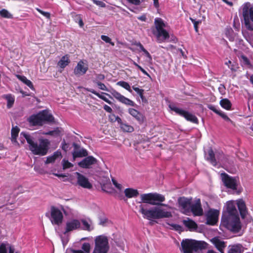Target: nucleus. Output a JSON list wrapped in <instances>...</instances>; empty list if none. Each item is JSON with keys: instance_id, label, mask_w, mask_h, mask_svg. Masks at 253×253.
Returning a JSON list of instances; mask_svg holds the SVG:
<instances>
[{"instance_id": "35", "label": "nucleus", "mask_w": 253, "mask_h": 253, "mask_svg": "<svg viewBox=\"0 0 253 253\" xmlns=\"http://www.w3.org/2000/svg\"><path fill=\"white\" fill-rule=\"evenodd\" d=\"M99 224L102 226H107L110 223V220L104 215H100L98 217Z\"/></svg>"}, {"instance_id": "46", "label": "nucleus", "mask_w": 253, "mask_h": 253, "mask_svg": "<svg viewBox=\"0 0 253 253\" xmlns=\"http://www.w3.org/2000/svg\"><path fill=\"white\" fill-rule=\"evenodd\" d=\"M242 58L243 60V63L245 65L247 66L249 68L253 67V66L251 65L249 59L247 57L243 56Z\"/></svg>"}, {"instance_id": "4", "label": "nucleus", "mask_w": 253, "mask_h": 253, "mask_svg": "<svg viewBox=\"0 0 253 253\" xmlns=\"http://www.w3.org/2000/svg\"><path fill=\"white\" fill-rule=\"evenodd\" d=\"M204 243L191 239L183 240L181 243V251L183 253H194L203 249Z\"/></svg>"}, {"instance_id": "27", "label": "nucleus", "mask_w": 253, "mask_h": 253, "mask_svg": "<svg viewBox=\"0 0 253 253\" xmlns=\"http://www.w3.org/2000/svg\"><path fill=\"white\" fill-rule=\"evenodd\" d=\"M87 155L86 150L84 148L76 149L73 152L74 159L76 158L85 157Z\"/></svg>"}, {"instance_id": "33", "label": "nucleus", "mask_w": 253, "mask_h": 253, "mask_svg": "<svg viewBox=\"0 0 253 253\" xmlns=\"http://www.w3.org/2000/svg\"><path fill=\"white\" fill-rule=\"evenodd\" d=\"M16 76L17 79L26 84L31 89H34V86L30 80H28L26 77L20 75H16Z\"/></svg>"}, {"instance_id": "63", "label": "nucleus", "mask_w": 253, "mask_h": 253, "mask_svg": "<svg viewBox=\"0 0 253 253\" xmlns=\"http://www.w3.org/2000/svg\"><path fill=\"white\" fill-rule=\"evenodd\" d=\"M136 45L137 47H139L140 49L143 51V50H145V48H144L143 46L140 42H138L136 43Z\"/></svg>"}, {"instance_id": "52", "label": "nucleus", "mask_w": 253, "mask_h": 253, "mask_svg": "<svg viewBox=\"0 0 253 253\" xmlns=\"http://www.w3.org/2000/svg\"><path fill=\"white\" fill-rule=\"evenodd\" d=\"M105 76L103 74H97L96 75V78L94 81V82L96 83V82H100L104 79Z\"/></svg>"}, {"instance_id": "9", "label": "nucleus", "mask_w": 253, "mask_h": 253, "mask_svg": "<svg viewBox=\"0 0 253 253\" xmlns=\"http://www.w3.org/2000/svg\"><path fill=\"white\" fill-rule=\"evenodd\" d=\"M45 215L49 218L51 223L53 225H59L63 222L62 212L55 207L52 206L50 212H46Z\"/></svg>"}, {"instance_id": "25", "label": "nucleus", "mask_w": 253, "mask_h": 253, "mask_svg": "<svg viewBox=\"0 0 253 253\" xmlns=\"http://www.w3.org/2000/svg\"><path fill=\"white\" fill-rule=\"evenodd\" d=\"M124 193L127 198H132L137 197L139 192L137 190L128 188L125 190Z\"/></svg>"}, {"instance_id": "56", "label": "nucleus", "mask_w": 253, "mask_h": 253, "mask_svg": "<svg viewBox=\"0 0 253 253\" xmlns=\"http://www.w3.org/2000/svg\"><path fill=\"white\" fill-rule=\"evenodd\" d=\"M92 1L94 4L99 6L100 7H104L106 5L105 3L102 1L97 0H93Z\"/></svg>"}, {"instance_id": "2", "label": "nucleus", "mask_w": 253, "mask_h": 253, "mask_svg": "<svg viewBox=\"0 0 253 253\" xmlns=\"http://www.w3.org/2000/svg\"><path fill=\"white\" fill-rule=\"evenodd\" d=\"M20 137H23L29 144V150L34 154L37 155H45L48 150L50 144L49 141L47 139H40L39 144L35 142V138L33 135L24 132L20 133Z\"/></svg>"}, {"instance_id": "37", "label": "nucleus", "mask_w": 253, "mask_h": 253, "mask_svg": "<svg viewBox=\"0 0 253 253\" xmlns=\"http://www.w3.org/2000/svg\"><path fill=\"white\" fill-rule=\"evenodd\" d=\"M121 129L125 132H131L133 131V127L126 123H121Z\"/></svg>"}, {"instance_id": "43", "label": "nucleus", "mask_w": 253, "mask_h": 253, "mask_svg": "<svg viewBox=\"0 0 253 253\" xmlns=\"http://www.w3.org/2000/svg\"><path fill=\"white\" fill-rule=\"evenodd\" d=\"M82 249L85 252L89 253L90 249V245L88 243H84L82 245Z\"/></svg>"}, {"instance_id": "41", "label": "nucleus", "mask_w": 253, "mask_h": 253, "mask_svg": "<svg viewBox=\"0 0 253 253\" xmlns=\"http://www.w3.org/2000/svg\"><path fill=\"white\" fill-rule=\"evenodd\" d=\"M62 164L63 166V169H69L73 167V165L69 162L68 160L65 159H63L62 161Z\"/></svg>"}, {"instance_id": "53", "label": "nucleus", "mask_w": 253, "mask_h": 253, "mask_svg": "<svg viewBox=\"0 0 253 253\" xmlns=\"http://www.w3.org/2000/svg\"><path fill=\"white\" fill-rule=\"evenodd\" d=\"M190 20H191L192 22L194 24V29L196 32H198V25L201 23V21H196L195 20L190 18Z\"/></svg>"}, {"instance_id": "6", "label": "nucleus", "mask_w": 253, "mask_h": 253, "mask_svg": "<svg viewBox=\"0 0 253 253\" xmlns=\"http://www.w3.org/2000/svg\"><path fill=\"white\" fill-rule=\"evenodd\" d=\"M94 244L92 253H107L109 250L108 238L104 235L96 236L94 239Z\"/></svg>"}, {"instance_id": "48", "label": "nucleus", "mask_w": 253, "mask_h": 253, "mask_svg": "<svg viewBox=\"0 0 253 253\" xmlns=\"http://www.w3.org/2000/svg\"><path fill=\"white\" fill-rule=\"evenodd\" d=\"M96 84L100 89L105 91L108 90L106 85L104 84L101 83L100 82H96Z\"/></svg>"}, {"instance_id": "20", "label": "nucleus", "mask_w": 253, "mask_h": 253, "mask_svg": "<svg viewBox=\"0 0 253 253\" xmlns=\"http://www.w3.org/2000/svg\"><path fill=\"white\" fill-rule=\"evenodd\" d=\"M97 160L92 156H88L78 163V165L83 168L89 169L96 163Z\"/></svg>"}, {"instance_id": "39", "label": "nucleus", "mask_w": 253, "mask_h": 253, "mask_svg": "<svg viewBox=\"0 0 253 253\" xmlns=\"http://www.w3.org/2000/svg\"><path fill=\"white\" fill-rule=\"evenodd\" d=\"M171 216V213L169 211H164L159 207V218L163 217H169Z\"/></svg>"}, {"instance_id": "15", "label": "nucleus", "mask_w": 253, "mask_h": 253, "mask_svg": "<svg viewBox=\"0 0 253 253\" xmlns=\"http://www.w3.org/2000/svg\"><path fill=\"white\" fill-rule=\"evenodd\" d=\"M219 211L216 210H210L206 214V223L209 225L215 224L218 219Z\"/></svg>"}, {"instance_id": "5", "label": "nucleus", "mask_w": 253, "mask_h": 253, "mask_svg": "<svg viewBox=\"0 0 253 253\" xmlns=\"http://www.w3.org/2000/svg\"><path fill=\"white\" fill-rule=\"evenodd\" d=\"M28 120L32 126H42L45 122H53L54 118L47 111H43L37 115H32L28 118Z\"/></svg>"}, {"instance_id": "44", "label": "nucleus", "mask_w": 253, "mask_h": 253, "mask_svg": "<svg viewBox=\"0 0 253 253\" xmlns=\"http://www.w3.org/2000/svg\"><path fill=\"white\" fill-rule=\"evenodd\" d=\"M101 39L107 43H110L112 45H114V43L111 42V39L108 36L105 35H102Z\"/></svg>"}, {"instance_id": "28", "label": "nucleus", "mask_w": 253, "mask_h": 253, "mask_svg": "<svg viewBox=\"0 0 253 253\" xmlns=\"http://www.w3.org/2000/svg\"><path fill=\"white\" fill-rule=\"evenodd\" d=\"M61 157V153L59 151H57L55 152L52 156L47 157L46 158V160L45 162L46 164L53 163L55 162V161Z\"/></svg>"}, {"instance_id": "57", "label": "nucleus", "mask_w": 253, "mask_h": 253, "mask_svg": "<svg viewBox=\"0 0 253 253\" xmlns=\"http://www.w3.org/2000/svg\"><path fill=\"white\" fill-rule=\"evenodd\" d=\"M219 115L225 121L232 122V121L230 120V119L223 112H221Z\"/></svg>"}, {"instance_id": "34", "label": "nucleus", "mask_w": 253, "mask_h": 253, "mask_svg": "<svg viewBox=\"0 0 253 253\" xmlns=\"http://www.w3.org/2000/svg\"><path fill=\"white\" fill-rule=\"evenodd\" d=\"M19 128L17 126L13 127L11 129V141L13 143H17L16 138L19 132Z\"/></svg>"}, {"instance_id": "60", "label": "nucleus", "mask_w": 253, "mask_h": 253, "mask_svg": "<svg viewBox=\"0 0 253 253\" xmlns=\"http://www.w3.org/2000/svg\"><path fill=\"white\" fill-rule=\"evenodd\" d=\"M165 197L163 195L159 194V207L161 206H164V205L161 204V203L164 201Z\"/></svg>"}, {"instance_id": "23", "label": "nucleus", "mask_w": 253, "mask_h": 253, "mask_svg": "<svg viewBox=\"0 0 253 253\" xmlns=\"http://www.w3.org/2000/svg\"><path fill=\"white\" fill-rule=\"evenodd\" d=\"M182 222L184 225L187 227L190 231L196 230L198 228L197 223L188 217L186 218L185 219H184Z\"/></svg>"}, {"instance_id": "64", "label": "nucleus", "mask_w": 253, "mask_h": 253, "mask_svg": "<svg viewBox=\"0 0 253 253\" xmlns=\"http://www.w3.org/2000/svg\"><path fill=\"white\" fill-rule=\"evenodd\" d=\"M228 253H237V251L236 248L233 247L228 252Z\"/></svg>"}, {"instance_id": "58", "label": "nucleus", "mask_w": 253, "mask_h": 253, "mask_svg": "<svg viewBox=\"0 0 253 253\" xmlns=\"http://www.w3.org/2000/svg\"><path fill=\"white\" fill-rule=\"evenodd\" d=\"M130 3L135 5H139L143 0H127Z\"/></svg>"}, {"instance_id": "16", "label": "nucleus", "mask_w": 253, "mask_h": 253, "mask_svg": "<svg viewBox=\"0 0 253 253\" xmlns=\"http://www.w3.org/2000/svg\"><path fill=\"white\" fill-rule=\"evenodd\" d=\"M112 95L120 102L127 105L133 106L134 103L129 99L126 97L115 90H112L111 92Z\"/></svg>"}, {"instance_id": "61", "label": "nucleus", "mask_w": 253, "mask_h": 253, "mask_svg": "<svg viewBox=\"0 0 253 253\" xmlns=\"http://www.w3.org/2000/svg\"><path fill=\"white\" fill-rule=\"evenodd\" d=\"M103 108L106 112L108 113H112L113 111L112 108L107 105H105L103 107Z\"/></svg>"}, {"instance_id": "12", "label": "nucleus", "mask_w": 253, "mask_h": 253, "mask_svg": "<svg viewBox=\"0 0 253 253\" xmlns=\"http://www.w3.org/2000/svg\"><path fill=\"white\" fill-rule=\"evenodd\" d=\"M221 177L226 187L233 190L237 189V181L235 178L231 177L225 173H222Z\"/></svg>"}, {"instance_id": "45", "label": "nucleus", "mask_w": 253, "mask_h": 253, "mask_svg": "<svg viewBox=\"0 0 253 253\" xmlns=\"http://www.w3.org/2000/svg\"><path fill=\"white\" fill-rule=\"evenodd\" d=\"M112 181L113 185L119 190L121 191L122 189V185L121 184L118 183V182L115 180L114 178H112Z\"/></svg>"}, {"instance_id": "11", "label": "nucleus", "mask_w": 253, "mask_h": 253, "mask_svg": "<svg viewBox=\"0 0 253 253\" xmlns=\"http://www.w3.org/2000/svg\"><path fill=\"white\" fill-rule=\"evenodd\" d=\"M140 197L141 200L140 203L158 206V194L156 193L142 194L140 195Z\"/></svg>"}, {"instance_id": "19", "label": "nucleus", "mask_w": 253, "mask_h": 253, "mask_svg": "<svg viewBox=\"0 0 253 253\" xmlns=\"http://www.w3.org/2000/svg\"><path fill=\"white\" fill-rule=\"evenodd\" d=\"M192 212L195 216H200L203 214V211L199 199L196 200L194 204L191 205L190 213Z\"/></svg>"}, {"instance_id": "8", "label": "nucleus", "mask_w": 253, "mask_h": 253, "mask_svg": "<svg viewBox=\"0 0 253 253\" xmlns=\"http://www.w3.org/2000/svg\"><path fill=\"white\" fill-rule=\"evenodd\" d=\"M169 107L170 110L175 112L177 115L184 117L187 121L194 124L198 123V118L192 113L177 107L174 103H170Z\"/></svg>"}, {"instance_id": "10", "label": "nucleus", "mask_w": 253, "mask_h": 253, "mask_svg": "<svg viewBox=\"0 0 253 253\" xmlns=\"http://www.w3.org/2000/svg\"><path fill=\"white\" fill-rule=\"evenodd\" d=\"M243 16L246 28L249 30H253L251 24V21L253 22V7H249V4L246 3L243 7Z\"/></svg>"}, {"instance_id": "40", "label": "nucleus", "mask_w": 253, "mask_h": 253, "mask_svg": "<svg viewBox=\"0 0 253 253\" xmlns=\"http://www.w3.org/2000/svg\"><path fill=\"white\" fill-rule=\"evenodd\" d=\"M0 15L1 17L6 18H11L12 17V14H11L8 10L5 9H2L0 10Z\"/></svg>"}, {"instance_id": "50", "label": "nucleus", "mask_w": 253, "mask_h": 253, "mask_svg": "<svg viewBox=\"0 0 253 253\" xmlns=\"http://www.w3.org/2000/svg\"><path fill=\"white\" fill-rule=\"evenodd\" d=\"M208 108L209 109H210L211 110H212V111H213L214 113H215L216 114H218V115H219L221 112L222 111H220V110H217L215 106L212 105H210L208 106Z\"/></svg>"}, {"instance_id": "54", "label": "nucleus", "mask_w": 253, "mask_h": 253, "mask_svg": "<svg viewBox=\"0 0 253 253\" xmlns=\"http://www.w3.org/2000/svg\"><path fill=\"white\" fill-rule=\"evenodd\" d=\"M43 134L50 135H58L59 134V131L58 130L49 131L47 132L44 133Z\"/></svg>"}, {"instance_id": "13", "label": "nucleus", "mask_w": 253, "mask_h": 253, "mask_svg": "<svg viewBox=\"0 0 253 253\" xmlns=\"http://www.w3.org/2000/svg\"><path fill=\"white\" fill-rule=\"evenodd\" d=\"M178 203L182 212L185 214L189 215L190 213L191 199L184 197L180 198L178 199Z\"/></svg>"}, {"instance_id": "51", "label": "nucleus", "mask_w": 253, "mask_h": 253, "mask_svg": "<svg viewBox=\"0 0 253 253\" xmlns=\"http://www.w3.org/2000/svg\"><path fill=\"white\" fill-rule=\"evenodd\" d=\"M208 108L209 109H210L211 110H212V111H213L214 113H215L216 114H218V115H219L221 112L222 111H220V110H217L215 106L212 105H210L208 106Z\"/></svg>"}, {"instance_id": "22", "label": "nucleus", "mask_w": 253, "mask_h": 253, "mask_svg": "<svg viewBox=\"0 0 253 253\" xmlns=\"http://www.w3.org/2000/svg\"><path fill=\"white\" fill-rule=\"evenodd\" d=\"M211 241L220 253H223V251L225 247L224 241L221 240L217 237L212 238Z\"/></svg>"}, {"instance_id": "7", "label": "nucleus", "mask_w": 253, "mask_h": 253, "mask_svg": "<svg viewBox=\"0 0 253 253\" xmlns=\"http://www.w3.org/2000/svg\"><path fill=\"white\" fill-rule=\"evenodd\" d=\"M139 209V211L142 214L144 218L149 220L158 218V206L148 208L146 205L141 204Z\"/></svg>"}, {"instance_id": "3", "label": "nucleus", "mask_w": 253, "mask_h": 253, "mask_svg": "<svg viewBox=\"0 0 253 253\" xmlns=\"http://www.w3.org/2000/svg\"><path fill=\"white\" fill-rule=\"evenodd\" d=\"M177 42V39L171 33L168 23L159 18V42Z\"/></svg>"}, {"instance_id": "47", "label": "nucleus", "mask_w": 253, "mask_h": 253, "mask_svg": "<svg viewBox=\"0 0 253 253\" xmlns=\"http://www.w3.org/2000/svg\"><path fill=\"white\" fill-rule=\"evenodd\" d=\"M7 248L6 247V244L2 243L0 245V253H7Z\"/></svg>"}, {"instance_id": "38", "label": "nucleus", "mask_w": 253, "mask_h": 253, "mask_svg": "<svg viewBox=\"0 0 253 253\" xmlns=\"http://www.w3.org/2000/svg\"><path fill=\"white\" fill-rule=\"evenodd\" d=\"M117 84L125 88L127 91H128L129 92H130V93L132 92V90L131 89L130 86L129 84L127 82H125V81H120L117 83Z\"/></svg>"}, {"instance_id": "42", "label": "nucleus", "mask_w": 253, "mask_h": 253, "mask_svg": "<svg viewBox=\"0 0 253 253\" xmlns=\"http://www.w3.org/2000/svg\"><path fill=\"white\" fill-rule=\"evenodd\" d=\"M155 29H153V34L156 36L157 40H158V18L155 19Z\"/></svg>"}, {"instance_id": "14", "label": "nucleus", "mask_w": 253, "mask_h": 253, "mask_svg": "<svg viewBox=\"0 0 253 253\" xmlns=\"http://www.w3.org/2000/svg\"><path fill=\"white\" fill-rule=\"evenodd\" d=\"M88 69V64L83 60H80L74 70V73L77 76H81L86 73Z\"/></svg>"}, {"instance_id": "49", "label": "nucleus", "mask_w": 253, "mask_h": 253, "mask_svg": "<svg viewBox=\"0 0 253 253\" xmlns=\"http://www.w3.org/2000/svg\"><path fill=\"white\" fill-rule=\"evenodd\" d=\"M208 108L209 109H210L211 110H212V111H213L214 113H215L216 114H218V115H219L221 112L222 111H220V110H217L215 106L212 105H210L208 106Z\"/></svg>"}, {"instance_id": "30", "label": "nucleus", "mask_w": 253, "mask_h": 253, "mask_svg": "<svg viewBox=\"0 0 253 253\" xmlns=\"http://www.w3.org/2000/svg\"><path fill=\"white\" fill-rule=\"evenodd\" d=\"M82 222L83 224V230L90 231L93 229L94 228L92 225V221L90 220L82 219Z\"/></svg>"}, {"instance_id": "21", "label": "nucleus", "mask_w": 253, "mask_h": 253, "mask_svg": "<svg viewBox=\"0 0 253 253\" xmlns=\"http://www.w3.org/2000/svg\"><path fill=\"white\" fill-rule=\"evenodd\" d=\"M237 205L241 217L245 218L248 213L247 209L245 202L243 200L240 199L237 201Z\"/></svg>"}, {"instance_id": "17", "label": "nucleus", "mask_w": 253, "mask_h": 253, "mask_svg": "<svg viewBox=\"0 0 253 253\" xmlns=\"http://www.w3.org/2000/svg\"><path fill=\"white\" fill-rule=\"evenodd\" d=\"M81 222L77 219H71L66 223L65 234L79 229L81 227Z\"/></svg>"}, {"instance_id": "18", "label": "nucleus", "mask_w": 253, "mask_h": 253, "mask_svg": "<svg viewBox=\"0 0 253 253\" xmlns=\"http://www.w3.org/2000/svg\"><path fill=\"white\" fill-rule=\"evenodd\" d=\"M75 174L77 176V183L80 186L87 189H90L92 187L91 184L84 175L78 172H76Z\"/></svg>"}, {"instance_id": "24", "label": "nucleus", "mask_w": 253, "mask_h": 253, "mask_svg": "<svg viewBox=\"0 0 253 253\" xmlns=\"http://www.w3.org/2000/svg\"><path fill=\"white\" fill-rule=\"evenodd\" d=\"M129 113L136 119V120L139 123H142L144 120V117L142 114L133 108H129L128 109Z\"/></svg>"}, {"instance_id": "55", "label": "nucleus", "mask_w": 253, "mask_h": 253, "mask_svg": "<svg viewBox=\"0 0 253 253\" xmlns=\"http://www.w3.org/2000/svg\"><path fill=\"white\" fill-rule=\"evenodd\" d=\"M36 10L41 14H42V15L45 16V17L49 18L50 17V13L47 12H44L40 9L37 8H36Z\"/></svg>"}, {"instance_id": "31", "label": "nucleus", "mask_w": 253, "mask_h": 253, "mask_svg": "<svg viewBox=\"0 0 253 253\" xmlns=\"http://www.w3.org/2000/svg\"><path fill=\"white\" fill-rule=\"evenodd\" d=\"M220 106L227 110H230L232 107V104L230 101L227 98L222 99L220 101Z\"/></svg>"}, {"instance_id": "1", "label": "nucleus", "mask_w": 253, "mask_h": 253, "mask_svg": "<svg viewBox=\"0 0 253 253\" xmlns=\"http://www.w3.org/2000/svg\"><path fill=\"white\" fill-rule=\"evenodd\" d=\"M222 224L229 230L238 232L241 228V224L238 212L234 201H228L226 203V211L222 216Z\"/></svg>"}, {"instance_id": "62", "label": "nucleus", "mask_w": 253, "mask_h": 253, "mask_svg": "<svg viewBox=\"0 0 253 253\" xmlns=\"http://www.w3.org/2000/svg\"><path fill=\"white\" fill-rule=\"evenodd\" d=\"M132 88L134 90H135L137 94H141L142 92H144V90L142 89H140L138 87H135L134 86H132Z\"/></svg>"}, {"instance_id": "59", "label": "nucleus", "mask_w": 253, "mask_h": 253, "mask_svg": "<svg viewBox=\"0 0 253 253\" xmlns=\"http://www.w3.org/2000/svg\"><path fill=\"white\" fill-rule=\"evenodd\" d=\"M111 117H114L115 118V121H117L118 123L120 124V126L121 125V123H123L121 119L118 116L116 117L114 115H111L110 116V118Z\"/></svg>"}, {"instance_id": "36", "label": "nucleus", "mask_w": 253, "mask_h": 253, "mask_svg": "<svg viewBox=\"0 0 253 253\" xmlns=\"http://www.w3.org/2000/svg\"><path fill=\"white\" fill-rule=\"evenodd\" d=\"M89 92L92 93L93 94L96 95L99 98L102 99L104 101L107 102V103L109 104H112V102L110 101L109 99H108L106 97L100 94L99 93L97 92L95 90H94L93 89H87Z\"/></svg>"}, {"instance_id": "29", "label": "nucleus", "mask_w": 253, "mask_h": 253, "mask_svg": "<svg viewBox=\"0 0 253 253\" xmlns=\"http://www.w3.org/2000/svg\"><path fill=\"white\" fill-rule=\"evenodd\" d=\"M206 159L213 166H215L216 165L217 162L215 158V154L212 149L211 148L208 150V156L206 157Z\"/></svg>"}, {"instance_id": "26", "label": "nucleus", "mask_w": 253, "mask_h": 253, "mask_svg": "<svg viewBox=\"0 0 253 253\" xmlns=\"http://www.w3.org/2000/svg\"><path fill=\"white\" fill-rule=\"evenodd\" d=\"M70 62L69 59V56L68 55H65L62 56L61 59L58 61L57 65L62 69L65 68Z\"/></svg>"}, {"instance_id": "32", "label": "nucleus", "mask_w": 253, "mask_h": 253, "mask_svg": "<svg viewBox=\"0 0 253 253\" xmlns=\"http://www.w3.org/2000/svg\"><path fill=\"white\" fill-rule=\"evenodd\" d=\"M3 97L7 101V107L8 108H11L15 101L14 96L12 94H8L4 95Z\"/></svg>"}]
</instances>
